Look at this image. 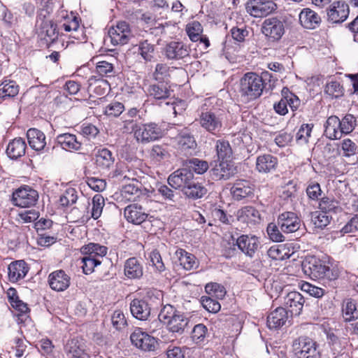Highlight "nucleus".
Listing matches in <instances>:
<instances>
[{
  "mask_svg": "<svg viewBox=\"0 0 358 358\" xmlns=\"http://www.w3.org/2000/svg\"><path fill=\"white\" fill-rule=\"evenodd\" d=\"M304 274L313 280H334L338 278L336 269L330 268L322 261L315 257L306 258L301 264Z\"/></svg>",
  "mask_w": 358,
  "mask_h": 358,
  "instance_id": "obj_1",
  "label": "nucleus"
},
{
  "mask_svg": "<svg viewBox=\"0 0 358 358\" xmlns=\"http://www.w3.org/2000/svg\"><path fill=\"white\" fill-rule=\"evenodd\" d=\"M263 90L262 79L256 73H246L240 80L239 93L245 101L257 99L262 94Z\"/></svg>",
  "mask_w": 358,
  "mask_h": 358,
  "instance_id": "obj_2",
  "label": "nucleus"
},
{
  "mask_svg": "<svg viewBox=\"0 0 358 358\" xmlns=\"http://www.w3.org/2000/svg\"><path fill=\"white\" fill-rule=\"evenodd\" d=\"M223 114L217 108L208 109L202 106L196 120L200 127L214 136H218L223 128Z\"/></svg>",
  "mask_w": 358,
  "mask_h": 358,
  "instance_id": "obj_3",
  "label": "nucleus"
},
{
  "mask_svg": "<svg viewBox=\"0 0 358 358\" xmlns=\"http://www.w3.org/2000/svg\"><path fill=\"white\" fill-rule=\"evenodd\" d=\"M153 201L145 199L142 203H132L127 206L124 210L126 220L134 224H141L150 216V205Z\"/></svg>",
  "mask_w": 358,
  "mask_h": 358,
  "instance_id": "obj_4",
  "label": "nucleus"
},
{
  "mask_svg": "<svg viewBox=\"0 0 358 358\" xmlns=\"http://www.w3.org/2000/svg\"><path fill=\"white\" fill-rule=\"evenodd\" d=\"M293 348L298 358H320L318 344L307 336H300L293 342Z\"/></svg>",
  "mask_w": 358,
  "mask_h": 358,
  "instance_id": "obj_5",
  "label": "nucleus"
},
{
  "mask_svg": "<svg viewBox=\"0 0 358 358\" xmlns=\"http://www.w3.org/2000/svg\"><path fill=\"white\" fill-rule=\"evenodd\" d=\"M262 33L270 41H280L285 32V21L280 17H271L264 20Z\"/></svg>",
  "mask_w": 358,
  "mask_h": 358,
  "instance_id": "obj_6",
  "label": "nucleus"
},
{
  "mask_svg": "<svg viewBox=\"0 0 358 358\" xmlns=\"http://www.w3.org/2000/svg\"><path fill=\"white\" fill-rule=\"evenodd\" d=\"M178 151L183 155H192L196 152L197 143L189 129L183 127L178 131L176 136Z\"/></svg>",
  "mask_w": 358,
  "mask_h": 358,
  "instance_id": "obj_7",
  "label": "nucleus"
},
{
  "mask_svg": "<svg viewBox=\"0 0 358 358\" xmlns=\"http://www.w3.org/2000/svg\"><path fill=\"white\" fill-rule=\"evenodd\" d=\"M248 14L254 17H264L277 9V5L273 0H250L245 4Z\"/></svg>",
  "mask_w": 358,
  "mask_h": 358,
  "instance_id": "obj_8",
  "label": "nucleus"
},
{
  "mask_svg": "<svg viewBox=\"0 0 358 358\" xmlns=\"http://www.w3.org/2000/svg\"><path fill=\"white\" fill-rule=\"evenodd\" d=\"M38 199V194L37 191L28 186L18 188L12 195L13 205L21 208H29L34 206Z\"/></svg>",
  "mask_w": 358,
  "mask_h": 358,
  "instance_id": "obj_9",
  "label": "nucleus"
},
{
  "mask_svg": "<svg viewBox=\"0 0 358 358\" xmlns=\"http://www.w3.org/2000/svg\"><path fill=\"white\" fill-rule=\"evenodd\" d=\"M162 135L161 127L156 123L150 122L141 124L138 129L135 131L134 138L138 143H147L159 138Z\"/></svg>",
  "mask_w": 358,
  "mask_h": 358,
  "instance_id": "obj_10",
  "label": "nucleus"
},
{
  "mask_svg": "<svg viewBox=\"0 0 358 358\" xmlns=\"http://www.w3.org/2000/svg\"><path fill=\"white\" fill-rule=\"evenodd\" d=\"M281 94V99L273 105L276 113L280 115H286L288 113L287 106L290 107L292 111L298 109L301 101L297 96L290 92L287 87L282 88Z\"/></svg>",
  "mask_w": 358,
  "mask_h": 358,
  "instance_id": "obj_11",
  "label": "nucleus"
},
{
  "mask_svg": "<svg viewBox=\"0 0 358 358\" xmlns=\"http://www.w3.org/2000/svg\"><path fill=\"white\" fill-rule=\"evenodd\" d=\"M163 56L169 61H178L189 55V50L186 44L181 41H171L162 49Z\"/></svg>",
  "mask_w": 358,
  "mask_h": 358,
  "instance_id": "obj_12",
  "label": "nucleus"
},
{
  "mask_svg": "<svg viewBox=\"0 0 358 358\" xmlns=\"http://www.w3.org/2000/svg\"><path fill=\"white\" fill-rule=\"evenodd\" d=\"M280 230L285 234L297 231L302 226V221L296 213L286 211L280 213L277 219Z\"/></svg>",
  "mask_w": 358,
  "mask_h": 358,
  "instance_id": "obj_13",
  "label": "nucleus"
},
{
  "mask_svg": "<svg viewBox=\"0 0 358 358\" xmlns=\"http://www.w3.org/2000/svg\"><path fill=\"white\" fill-rule=\"evenodd\" d=\"M131 36L129 24L125 21L119 22L108 31V37L113 45L127 44Z\"/></svg>",
  "mask_w": 358,
  "mask_h": 358,
  "instance_id": "obj_14",
  "label": "nucleus"
},
{
  "mask_svg": "<svg viewBox=\"0 0 358 358\" xmlns=\"http://www.w3.org/2000/svg\"><path fill=\"white\" fill-rule=\"evenodd\" d=\"M234 245L247 257L252 258L260 247V241L255 235L242 234L236 238Z\"/></svg>",
  "mask_w": 358,
  "mask_h": 358,
  "instance_id": "obj_15",
  "label": "nucleus"
},
{
  "mask_svg": "<svg viewBox=\"0 0 358 358\" xmlns=\"http://www.w3.org/2000/svg\"><path fill=\"white\" fill-rule=\"evenodd\" d=\"M327 20L331 23H341L349 15V6L344 1L333 2L327 9Z\"/></svg>",
  "mask_w": 358,
  "mask_h": 358,
  "instance_id": "obj_16",
  "label": "nucleus"
},
{
  "mask_svg": "<svg viewBox=\"0 0 358 358\" xmlns=\"http://www.w3.org/2000/svg\"><path fill=\"white\" fill-rule=\"evenodd\" d=\"M194 179V174L187 167L178 169L168 178L169 185L173 189H185Z\"/></svg>",
  "mask_w": 358,
  "mask_h": 358,
  "instance_id": "obj_17",
  "label": "nucleus"
},
{
  "mask_svg": "<svg viewBox=\"0 0 358 358\" xmlns=\"http://www.w3.org/2000/svg\"><path fill=\"white\" fill-rule=\"evenodd\" d=\"M130 339L134 345L143 351L150 352L155 350V338L139 329L135 330L131 334Z\"/></svg>",
  "mask_w": 358,
  "mask_h": 358,
  "instance_id": "obj_18",
  "label": "nucleus"
},
{
  "mask_svg": "<svg viewBox=\"0 0 358 358\" xmlns=\"http://www.w3.org/2000/svg\"><path fill=\"white\" fill-rule=\"evenodd\" d=\"M254 190V185L246 180H237L230 189L232 198L238 201L252 197Z\"/></svg>",
  "mask_w": 358,
  "mask_h": 358,
  "instance_id": "obj_19",
  "label": "nucleus"
},
{
  "mask_svg": "<svg viewBox=\"0 0 358 358\" xmlns=\"http://www.w3.org/2000/svg\"><path fill=\"white\" fill-rule=\"evenodd\" d=\"M303 296L298 292H290L284 296L285 308L291 313V315H299L304 303Z\"/></svg>",
  "mask_w": 358,
  "mask_h": 358,
  "instance_id": "obj_20",
  "label": "nucleus"
},
{
  "mask_svg": "<svg viewBox=\"0 0 358 358\" xmlns=\"http://www.w3.org/2000/svg\"><path fill=\"white\" fill-rule=\"evenodd\" d=\"M219 163L210 170L213 180H228L235 174V169L231 161L218 160Z\"/></svg>",
  "mask_w": 358,
  "mask_h": 358,
  "instance_id": "obj_21",
  "label": "nucleus"
},
{
  "mask_svg": "<svg viewBox=\"0 0 358 358\" xmlns=\"http://www.w3.org/2000/svg\"><path fill=\"white\" fill-rule=\"evenodd\" d=\"M288 319V310L285 308L278 307L268 315L267 326L270 329H279L286 324Z\"/></svg>",
  "mask_w": 358,
  "mask_h": 358,
  "instance_id": "obj_22",
  "label": "nucleus"
},
{
  "mask_svg": "<svg viewBox=\"0 0 358 358\" xmlns=\"http://www.w3.org/2000/svg\"><path fill=\"white\" fill-rule=\"evenodd\" d=\"M150 306L145 298L134 299L130 303L131 315L139 320H147L150 315Z\"/></svg>",
  "mask_w": 358,
  "mask_h": 358,
  "instance_id": "obj_23",
  "label": "nucleus"
},
{
  "mask_svg": "<svg viewBox=\"0 0 358 358\" xmlns=\"http://www.w3.org/2000/svg\"><path fill=\"white\" fill-rule=\"evenodd\" d=\"M48 278L50 287L57 292H62L70 285V277L63 270L51 273Z\"/></svg>",
  "mask_w": 358,
  "mask_h": 358,
  "instance_id": "obj_24",
  "label": "nucleus"
},
{
  "mask_svg": "<svg viewBox=\"0 0 358 358\" xmlns=\"http://www.w3.org/2000/svg\"><path fill=\"white\" fill-rule=\"evenodd\" d=\"M278 158L270 154L259 155L256 159V170L261 173H273L278 166Z\"/></svg>",
  "mask_w": 358,
  "mask_h": 358,
  "instance_id": "obj_25",
  "label": "nucleus"
},
{
  "mask_svg": "<svg viewBox=\"0 0 358 358\" xmlns=\"http://www.w3.org/2000/svg\"><path fill=\"white\" fill-rule=\"evenodd\" d=\"M124 274L131 280L140 279L143 275V266L136 257H130L124 264Z\"/></svg>",
  "mask_w": 358,
  "mask_h": 358,
  "instance_id": "obj_26",
  "label": "nucleus"
},
{
  "mask_svg": "<svg viewBox=\"0 0 358 358\" xmlns=\"http://www.w3.org/2000/svg\"><path fill=\"white\" fill-rule=\"evenodd\" d=\"M173 258L179 262L180 266L186 271H190L198 267L195 256L182 248H178L174 253Z\"/></svg>",
  "mask_w": 358,
  "mask_h": 358,
  "instance_id": "obj_27",
  "label": "nucleus"
},
{
  "mask_svg": "<svg viewBox=\"0 0 358 358\" xmlns=\"http://www.w3.org/2000/svg\"><path fill=\"white\" fill-rule=\"evenodd\" d=\"M237 219L243 223L255 224L260 221L261 215L255 207L245 206L238 210Z\"/></svg>",
  "mask_w": 358,
  "mask_h": 358,
  "instance_id": "obj_28",
  "label": "nucleus"
},
{
  "mask_svg": "<svg viewBox=\"0 0 358 358\" xmlns=\"http://www.w3.org/2000/svg\"><path fill=\"white\" fill-rule=\"evenodd\" d=\"M27 144L22 138H16L7 145L6 155L13 160L17 159L25 154Z\"/></svg>",
  "mask_w": 358,
  "mask_h": 358,
  "instance_id": "obj_29",
  "label": "nucleus"
},
{
  "mask_svg": "<svg viewBox=\"0 0 358 358\" xmlns=\"http://www.w3.org/2000/svg\"><path fill=\"white\" fill-rule=\"evenodd\" d=\"M188 324V319L184 314L177 311L176 314L165 324L167 329L172 333L182 334Z\"/></svg>",
  "mask_w": 358,
  "mask_h": 358,
  "instance_id": "obj_30",
  "label": "nucleus"
},
{
  "mask_svg": "<svg viewBox=\"0 0 358 358\" xmlns=\"http://www.w3.org/2000/svg\"><path fill=\"white\" fill-rule=\"evenodd\" d=\"M96 166L101 170H109L115 163L113 152L107 148H101L97 151L95 156Z\"/></svg>",
  "mask_w": 358,
  "mask_h": 358,
  "instance_id": "obj_31",
  "label": "nucleus"
},
{
  "mask_svg": "<svg viewBox=\"0 0 358 358\" xmlns=\"http://www.w3.org/2000/svg\"><path fill=\"white\" fill-rule=\"evenodd\" d=\"M29 146L36 152L45 148V134L36 128H31L27 132Z\"/></svg>",
  "mask_w": 358,
  "mask_h": 358,
  "instance_id": "obj_32",
  "label": "nucleus"
},
{
  "mask_svg": "<svg viewBox=\"0 0 358 358\" xmlns=\"http://www.w3.org/2000/svg\"><path fill=\"white\" fill-rule=\"evenodd\" d=\"M87 83L88 91L98 96L104 95L110 89V85L106 80L96 76H90Z\"/></svg>",
  "mask_w": 358,
  "mask_h": 358,
  "instance_id": "obj_33",
  "label": "nucleus"
},
{
  "mask_svg": "<svg viewBox=\"0 0 358 358\" xmlns=\"http://www.w3.org/2000/svg\"><path fill=\"white\" fill-rule=\"evenodd\" d=\"M299 17L301 24L306 29H315L321 20L317 13L310 8H303Z\"/></svg>",
  "mask_w": 358,
  "mask_h": 358,
  "instance_id": "obj_34",
  "label": "nucleus"
},
{
  "mask_svg": "<svg viewBox=\"0 0 358 358\" xmlns=\"http://www.w3.org/2000/svg\"><path fill=\"white\" fill-rule=\"evenodd\" d=\"M147 91L150 96L158 100L166 99L171 94L168 84L162 81L150 85Z\"/></svg>",
  "mask_w": 358,
  "mask_h": 358,
  "instance_id": "obj_35",
  "label": "nucleus"
},
{
  "mask_svg": "<svg viewBox=\"0 0 358 358\" xmlns=\"http://www.w3.org/2000/svg\"><path fill=\"white\" fill-rule=\"evenodd\" d=\"M8 278L10 282H16L23 278L28 272L26 263L23 260L12 262L8 268Z\"/></svg>",
  "mask_w": 358,
  "mask_h": 358,
  "instance_id": "obj_36",
  "label": "nucleus"
},
{
  "mask_svg": "<svg viewBox=\"0 0 358 358\" xmlns=\"http://www.w3.org/2000/svg\"><path fill=\"white\" fill-rule=\"evenodd\" d=\"M177 311L176 308L170 304L164 306L158 314V320L153 321L151 324V331H155L162 324L165 325Z\"/></svg>",
  "mask_w": 358,
  "mask_h": 358,
  "instance_id": "obj_37",
  "label": "nucleus"
},
{
  "mask_svg": "<svg viewBox=\"0 0 358 358\" xmlns=\"http://www.w3.org/2000/svg\"><path fill=\"white\" fill-rule=\"evenodd\" d=\"M340 119L336 115L328 117L324 124V134L329 139H339L341 136L340 131Z\"/></svg>",
  "mask_w": 358,
  "mask_h": 358,
  "instance_id": "obj_38",
  "label": "nucleus"
},
{
  "mask_svg": "<svg viewBox=\"0 0 358 358\" xmlns=\"http://www.w3.org/2000/svg\"><path fill=\"white\" fill-rule=\"evenodd\" d=\"M65 352L72 358H84L85 344L83 341L78 338L69 340L64 347Z\"/></svg>",
  "mask_w": 358,
  "mask_h": 358,
  "instance_id": "obj_39",
  "label": "nucleus"
},
{
  "mask_svg": "<svg viewBox=\"0 0 358 358\" xmlns=\"http://www.w3.org/2000/svg\"><path fill=\"white\" fill-rule=\"evenodd\" d=\"M184 194L189 199L194 200L202 198L207 193V189L200 182L193 179L190 184H188L182 189Z\"/></svg>",
  "mask_w": 358,
  "mask_h": 358,
  "instance_id": "obj_40",
  "label": "nucleus"
},
{
  "mask_svg": "<svg viewBox=\"0 0 358 358\" xmlns=\"http://www.w3.org/2000/svg\"><path fill=\"white\" fill-rule=\"evenodd\" d=\"M57 141L62 149L67 151L78 150L81 146V143L77 140L76 136L69 133L57 136Z\"/></svg>",
  "mask_w": 358,
  "mask_h": 358,
  "instance_id": "obj_41",
  "label": "nucleus"
},
{
  "mask_svg": "<svg viewBox=\"0 0 358 358\" xmlns=\"http://www.w3.org/2000/svg\"><path fill=\"white\" fill-rule=\"evenodd\" d=\"M108 248L99 243H90L81 247L80 252L91 257H103L106 255Z\"/></svg>",
  "mask_w": 358,
  "mask_h": 358,
  "instance_id": "obj_42",
  "label": "nucleus"
},
{
  "mask_svg": "<svg viewBox=\"0 0 358 358\" xmlns=\"http://www.w3.org/2000/svg\"><path fill=\"white\" fill-rule=\"evenodd\" d=\"M58 42H64L59 39V29L57 24L50 20L46 24V48H50Z\"/></svg>",
  "mask_w": 358,
  "mask_h": 358,
  "instance_id": "obj_43",
  "label": "nucleus"
},
{
  "mask_svg": "<svg viewBox=\"0 0 358 358\" xmlns=\"http://www.w3.org/2000/svg\"><path fill=\"white\" fill-rule=\"evenodd\" d=\"M324 332L326 334L327 343L332 350L338 351L343 348L342 341L339 337V330L324 328Z\"/></svg>",
  "mask_w": 358,
  "mask_h": 358,
  "instance_id": "obj_44",
  "label": "nucleus"
},
{
  "mask_svg": "<svg viewBox=\"0 0 358 358\" xmlns=\"http://www.w3.org/2000/svg\"><path fill=\"white\" fill-rule=\"evenodd\" d=\"M215 148L218 160L231 161L233 152L229 141L217 140Z\"/></svg>",
  "mask_w": 358,
  "mask_h": 358,
  "instance_id": "obj_45",
  "label": "nucleus"
},
{
  "mask_svg": "<svg viewBox=\"0 0 358 358\" xmlns=\"http://www.w3.org/2000/svg\"><path fill=\"white\" fill-rule=\"evenodd\" d=\"M185 166L191 172L196 174H203L209 168L208 163L198 158H192L185 162Z\"/></svg>",
  "mask_w": 358,
  "mask_h": 358,
  "instance_id": "obj_46",
  "label": "nucleus"
},
{
  "mask_svg": "<svg viewBox=\"0 0 358 358\" xmlns=\"http://www.w3.org/2000/svg\"><path fill=\"white\" fill-rule=\"evenodd\" d=\"M150 156L157 162L169 159L171 157L169 145L166 144L154 145L150 151Z\"/></svg>",
  "mask_w": 358,
  "mask_h": 358,
  "instance_id": "obj_47",
  "label": "nucleus"
},
{
  "mask_svg": "<svg viewBox=\"0 0 358 358\" xmlns=\"http://www.w3.org/2000/svg\"><path fill=\"white\" fill-rule=\"evenodd\" d=\"M11 306L13 308H15L16 310L20 313L18 315H15V321L18 324L30 322V318L29 315H26L27 310H29L27 303H24L22 301L19 299L15 301H12Z\"/></svg>",
  "mask_w": 358,
  "mask_h": 358,
  "instance_id": "obj_48",
  "label": "nucleus"
},
{
  "mask_svg": "<svg viewBox=\"0 0 358 358\" xmlns=\"http://www.w3.org/2000/svg\"><path fill=\"white\" fill-rule=\"evenodd\" d=\"M343 317L345 322H350L358 318V309L354 300L350 299L343 307Z\"/></svg>",
  "mask_w": 358,
  "mask_h": 358,
  "instance_id": "obj_49",
  "label": "nucleus"
},
{
  "mask_svg": "<svg viewBox=\"0 0 358 358\" xmlns=\"http://www.w3.org/2000/svg\"><path fill=\"white\" fill-rule=\"evenodd\" d=\"M185 31L192 42H197L203 33V27L199 21H192L187 24Z\"/></svg>",
  "mask_w": 358,
  "mask_h": 358,
  "instance_id": "obj_50",
  "label": "nucleus"
},
{
  "mask_svg": "<svg viewBox=\"0 0 358 358\" xmlns=\"http://www.w3.org/2000/svg\"><path fill=\"white\" fill-rule=\"evenodd\" d=\"M141 185L136 183H129L125 185L122 189V195L127 200H136L141 194Z\"/></svg>",
  "mask_w": 358,
  "mask_h": 358,
  "instance_id": "obj_51",
  "label": "nucleus"
},
{
  "mask_svg": "<svg viewBox=\"0 0 358 358\" xmlns=\"http://www.w3.org/2000/svg\"><path fill=\"white\" fill-rule=\"evenodd\" d=\"M341 127L340 131L341 136L343 134H348L351 133L357 125V120L352 114L345 115L342 120H340Z\"/></svg>",
  "mask_w": 358,
  "mask_h": 358,
  "instance_id": "obj_52",
  "label": "nucleus"
},
{
  "mask_svg": "<svg viewBox=\"0 0 358 358\" xmlns=\"http://www.w3.org/2000/svg\"><path fill=\"white\" fill-rule=\"evenodd\" d=\"M124 110V106L119 101H112L103 108V113L108 117H117Z\"/></svg>",
  "mask_w": 358,
  "mask_h": 358,
  "instance_id": "obj_53",
  "label": "nucleus"
},
{
  "mask_svg": "<svg viewBox=\"0 0 358 358\" xmlns=\"http://www.w3.org/2000/svg\"><path fill=\"white\" fill-rule=\"evenodd\" d=\"M324 92L331 98H339L344 94V89L338 81H330L327 83Z\"/></svg>",
  "mask_w": 358,
  "mask_h": 358,
  "instance_id": "obj_54",
  "label": "nucleus"
},
{
  "mask_svg": "<svg viewBox=\"0 0 358 358\" xmlns=\"http://www.w3.org/2000/svg\"><path fill=\"white\" fill-rule=\"evenodd\" d=\"M138 51L141 57L147 62H151L154 58L155 45L145 40L139 43Z\"/></svg>",
  "mask_w": 358,
  "mask_h": 358,
  "instance_id": "obj_55",
  "label": "nucleus"
},
{
  "mask_svg": "<svg viewBox=\"0 0 358 358\" xmlns=\"http://www.w3.org/2000/svg\"><path fill=\"white\" fill-rule=\"evenodd\" d=\"M18 86L13 81L0 84V98L13 97L18 93Z\"/></svg>",
  "mask_w": 358,
  "mask_h": 358,
  "instance_id": "obj_56",
  "label": "nucleus"
},
{
  "mask_svg": "<svg viewBox=\"0 0 358 358\" xmlns=\"http://www.w3.org/2000/svg\"><path fill=\"white\" fill-rule=\"evenodd\" d=\"M78 200L77 191L74 188H68L64 193L60 196L59 203L63 207L70 206L74 204Z\"/></svg>",
  "mask_w": 358,
  "mask_h": 358,
  "instance_id": "obj_57",
  "label": "nucleus"
},
{
  "mask_svg": "<svg viewBox=\"0 0 358 358\" xmlns=\"http://www.w3.org/2000/svg\"><path fill=\"white\" fill-rule=\"evenodd\" d=\"M266 231L269 238L273 242H283L285 241V238L282 234V231L280 230L278 224L271 222L268 224Z\"/></svg>",
  "mask_w": 358,
  "mask_h": 358,
  "instance_id": "obj_58",
  "label": "nucleus"
},
{
  "mask_svg": "<svg viewBox=\"0 0 358 358\" xmlns=\"http://www.w3.org/2000/svg\"><path fill=\"white\" fill-rule=\"evenodd\" d=\"M104 199L101 194H96L93 196L92 201V217L94 220L98 219L102 213L104 206Z\"/></svg>",
  "mask_w": 358,
  "mask_h": 358,
  "instance_id": "obj_59",
  "label": "nucleus"
},
{
  "mask_svg": "<svg viewBox=\"0 0 358 358\" xmlns=\"http://www.w3.org/2000/svg\"><path fill=\"white\" fill-rule=\"evenodd\" d=\"M320 211L329 214L331 212L336 213L339 208L338 202L333 198L323 197L319 203Z\"/></svg>",
  "mask_w": 358,
  "mask_h": 358,
  "instance_id": "obj_60",
  "label": "nucleus"
},
{
  "mask_svg": "<svg viewBox=\"0 0 358 358\" xmlns=\"http://www.w3.org/2000/svg\"><path fill=\"white\" fill-rule=\"evenodd\" d=\"M82 268L83 273L86 275L92 273L94 271V268L101 264V262L98 258L91 257L85 255L82 259Z\"/></svg>",
  "mask_w": 358,
  "mask_h": 358,
  "instance_id": "obj_61",
  "label": "nucleus"
},
{
  "mask_svg": "<svg viewBox=\"0 0 358 358\" xmlns=\"http://www.w3.org/2000/svg\"><path fill=\"white\" fill-rule=\"evenodd\" d=\"M332 217L325 212H316L312 217V220L315 227L324 229L331 222Z\"/></svg>",
  "mask_w": 358,
  "mask_h": 358,
  "instance_id": "obj_62",
  "label": "nucleus"
},
{
  "mask_svg": "<svg viewBox=\"0 0 358 358\" xmlns=\"http://www.w3.org/2000/svg\"><path fill=\"white\" fill-rule=\"evenodd\" d=\"M313 128V124H303L296 135V140L298 143H306L310 136Z\"/></svg>",
  "mask_w": 358,
  "mask_h": 358,
  "instance_id": "obj_63",
  "label": "nucleus"
},
{
  "mask_svg": "<svg viewBox=\"0 0 358 358\" xmlns=\"http://www.w3.org/2000/svg\"><path fill=\"white\" fill-rule=\"evenodd\" d=\"M207 334V327L203 324H198L194 327L191 338L194 343H201L204 341Z\"/></svg>",
  "mask_w": 358,
  "mask_h": 358,
  "instance_id": "obj_64",
  "label": "nucleus"
}]
</instances>
